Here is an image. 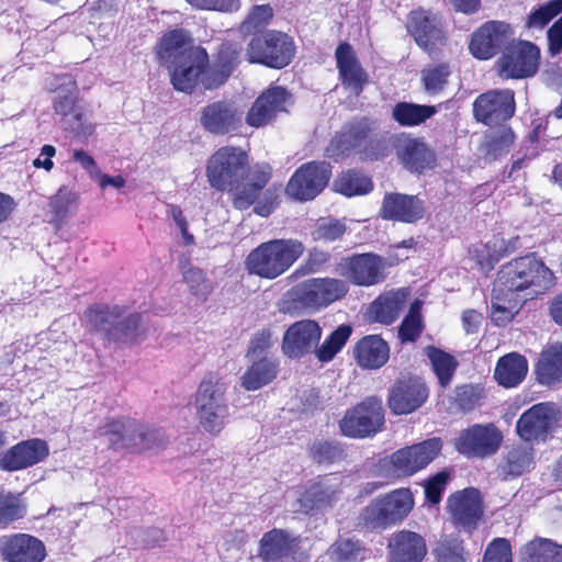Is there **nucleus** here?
<instances>
[{
    "instance_id": "f257e3e1",
    "label": "nucleus",
    "mask_w": 562,
    "mask_h": 562,
    "mask_svg": "<svg viewBox=\"0 0 562 562\" xmlns=\"http://www.w3.org/2000/svg\"><path fill=\"white\" fill-rule=\"evenodd\" d=\"M206 180L212 189L229 193L235 210L246 211L254 205V213L268 217L279 204L278 195L263 189L273 176L268 162L249 167V155L239 146L225 145L217 148L207 159Z\"/></svg>"
},
{
    "instance_id": "f03ea898",
    "label": "nucleus",
    "mask_w": 562,
    "mask_h": 562,
    "mask_svg": "<svg viewBox=\"0 0 562 562\" xmlns=\"http://www.w3.org/2000/svg\"><path fill=\"white\" fill-rule=\"evenodd\" d=\"M160 64L169 63L168 71L173 89L191 94L207 71L209 54L205 48L193 45L190 33L183 29L166 32L155 46Z\"/></svg>"
},
{
    "instance_id": "7ed1b4c3",
    "label": "nucleus",
    "mask_w": 562,
    "mask_h": 562,
    "mask_svg": "<svg viewBox=\"0 0 562 562\" xmlns=\"http://www.w3.org/2000/svg\"><path fill=\"white\" fill-rule=\"evenodd\" d=\"M326 156L335 161L357 156L363 162L382 161L392 153L390 139L378 133V124L368 116L345 123L330 138Z\"/></svg>"
},
{
    "instance_id": "20e7f679",
    "label": "nucleus",
    "mask_w": 562,
    "mask_h": 562,
    "mask_svg": "<svg viewBox=\"0 0 562 562\" xmlns=\"http://www.w3.org/2000/svg\"><path fill=\"white\" fill-rule=\"evenodd\" d=\"M552 283V271L535 254L509 260L497 273V286L525 301L543 294Z\"/></svg>"
},
{
    "instance_id": "39448f33",
    "label": "nucleus",
    "mask_w": 562,
    "mask_h": 562,
    "mask_svg": "<svg viewBox=\"0 0 562 562\" xmlns=\"http://www.w3.org/2000/svg\"><path fill=\"white\" fill-rule=\"evenodd\" d=\"M304 244L295 238H276L263 241L245 258L244 267L250 276L274 280L285 273L304 254Z\"/></svg>"
},
{
    "instance_id": "423d86ee",
    "label": "nucleus",
    "mask_w": 562,
    "mask_h": 562,
    "mask_svg": "<svg viewBox=\"0 0 562 562\" xmlns=\"http://www.w3.org/2000/svg\"><path fill=\"white\" fill-rule=\"evenodd\" d=\"M125 314V306L93 303L83 311L81 322L90 333H102L110 341L134 344L142 326V314Z\"/></svg>"
},
{
    "instance_id": "0eeeda50",
    "label": "nucleus",
    "mask_w": 562,
    "mask_h": 562,
    "mask_svg": "<svg viewBox=\"0 0 562 562\" xmlns=\"http://www.w3.org/2000/svg\"><path fill=\"white\" fill-rule=\"evenodd\" d=\"M415 506L409 487H400L372 499L359 515V526L367 531H382L402 524Z\"/></svg>"
},
{
    "instance_id": "6e6552de",
    "label": "nucleus",
    "mask_w": 562,
    "mask_h": 562,
    "mask_svg": "<svg viewBox=\"0 0 562 562\" xmlns=\"http://www.w3.org/2000/svg\"><path fill=\"white\" fill-rule=\"evenodd\" d=\"M227 385L214 372L206 373L200 382L194 404L200 427L211 436H218L226 426L228 404L225 398Z\"/></svg>"
},
{
    "instance_id": "1a4fd4ad",
    "label": "nucleus",
    "mask_w": 562,
    "mask_h": 562,
    "mask_svg": "<svg viewBox=\"0 0 562 562\" xmlns=\"http://www.w3.org/2000/svg\"><path fill=\"white\" fill-rule=\"evenodd\" d=\"M295 54L296 45L293 37L278 30H266L255 34L246 47V59L249 64L271 69L285 68L293 61Z\"/></svg>"
},
{
    "instance_id": "9d476101",
    "label": "nucleus",
    "mask_w": 562,
    "mask_h": 562,
    "mask_svg": "<svg viewBox=\"0 0 562 562\" xmlns=\"http://www.w3.org/2000/svg\"><path fill=\"white\" fill-rule=\"evenodd\" d=\"M349 292V284L337 278H311L295 285L291 293L293 302L303 310L322 311L342 300Z\"/></svg>"
},
{
    "instance_id": "9b49d317",
    "label": "nucleus",
    "mask_w": 562,
    "mask_h": 562,
    "mask_svg": "<svg viewBox=\"0 0 562 562\" xmlns=\"http://www.w3.org/2000/svg\"><path fill=\"white\" fill-rule=\"evenodd\" d=\"M393 265L379 254L369 251L340 258L338 269L347 283L369 288L383 283L387 268Z\"/></svg>"
},
{
    "instance_id": "f8f14e48",
    "label": "nucleus",
    "mask_w": 562,
    "mask_h": 562,
    "mask_svg": "<svg viewBox=\"0 0 562 562\" xmlns=\"http://www.w3.org/2000/svg\"><path fill=\"white\" fill-rule=\"evenodd\" d=\"M541 52L530 41H512L497 60L498 75L504 79H526L533 77L540 66Z\"/></svg>"
},
{
    "instance_id": "ddd939ff",
    "label": "nucleus",
    "mask_w": 562,
    "mask_h": 562,
    "mask_svg": "<svg viewBox=\"0 0 562 562\" xmlns=\"http://www.w3.org/2000/svg\"><path fill=\"white\" fill-rule=\"evenodd\" d=\"M384 424V408L378 396L366 397L348 409L339 422L346 437L366 438L379 432Z\"/></svg>"
},
{
    "instance_id": "4468645a",
    "label": "nucleus",
    "mask_w": 562,
    "mask_h": 562,
    "mask_svg": "<svg viewBox=\"0 0 562 562\" xmlns=\"http://www.w3.org/2000/svg\"><path fill=\"white\" fill-rule=\"evenodd\" d=\"M441 449V439L437 437L400 448L390 456V471L396 479L413 476L431 463Z\"/></svg>"
},
{
    "instance_id": "2eb2a0df",
    "label": "nucleus",
    "mask_w": 562,
    "mask_h": 562,
    "mask_svg": "<svg viewBox=\"0 0 562 562\" xmlns=\"http://www.w3.org/2000/svg\"><path fill=\"white\" fill-rule=\"evenodd\" d=\"M330 178L331 166L328 162L307 161L302 164L290 177L285 193L294 201H312L324 191Z\"/></svg>"
},
{
    "instance_id": "dca6fc26",
    "label": "nucleus",
    "mask_w": 562,
    "mask_h": 562,
    "mask_svg": "<svg viewBox=\"0 0 562 562\" xmlns=\"http://www.w3.org/2000/svg\"><path fill=\"white\" fill-rule=\"evenodd\" d=\"M405 26L417 46L429 56L447 43V33L441 18L431 10L420 7L412 10L407 14Z\"/></svg>"
},
{
    "instance_id": "f3484780",
    "label": "nucleus",
    "mask_w": 562,
    "mask_h": 562,
    "mask_svg": "<svg viewBox=\"0 0 562 562\" xmlns=\"http://www.w3.org/2000/svg\"><path fill=\"white\" fill-rule=\"evenodd\" d=\"M446 509L457 529L472 533L483 520L484 501L477 488L465 487L448 496Z\"/></svg>"
},
{
    "instance_id": "a211bd4d",
    "label": "nucleus",
    "mask_w": 562,
    "mask_h": 562,
    "mask_svg": "<svg viewBox=\"0 0 562 562\" xmlns=\"http://www.w3.org/2000/svg\"><path fill=\"white\" fill-rule=\"evenodd\" d=\"M428 396L429 389L423 378L401 374L389 390L387 405L394 415H407L422 407Z\"/></svg>"
},
{
    "instance_id": "6ab92c4d",
    "label": "nucleus",
    "mask_w": 562,
    "mask_h": 562,
    "mask_svg": "<svg viewBox=\"0 0 562 562\" xmlns=\"http://www.w3.org/2000/svg\"><path fill=\"white\" fill-rule=\"evenodd\" d=\"M515 112V92L508 88L483 92L473 102L474 119L488 126L509 121Z\"/></svg>"
},
{
    "instance_id": "aec40b11",
    "label": "nucleus",
    "mask_w": 562,
    "mask_h": 562,
    "mask_svg": "<svg viewBox=\"0 0 562 562\" xmlns=\"http://www.w3.org/2000/svg\"><path fill=\"white\" fill-rule=\"evenodd\" d=\"M503 434L494 424H474L459 434L454 447L468 458L491 457L499 449Z\"/></svg>"
},
{
    "instance_id": "412c9836",
    "label": "nucleus",
    "mask_w": 562,
    "mask_h": 562,
    "mask_svg": "<svg viewBox=\"0 0 562 562\" xmlns=\"http://www.w3.org/2000/svg\"><path fill=\"white\" fill-rule=\"evenodd\" d=\"M244 47L235 41L222 42L209 61L207 71L203 77V88L215 90L225 85L243 60Z\"/></svg>"
},
{
    "instance_id": "4be33fe9",
    "label": "nucleus",
    "mask_w": 562,
    "mask_h": 562,
    "mask_svg": "<svg viewBox=\"0 0 562 562\" xmlns=\"http://www.w3.org/2000/svg\"><path fill=\"white\" fill-rule=\"evenodd\" d=\"M291 98L286 88L269 86L254 101L246 113L245 121L248 126L260 128L272 124L278 115L286 111V103Z\"/></svg>"
},
{
    "instance_id": "5701e85b",
    "label": "nucleus",
    "mask_w": 562,
    "mask_h": 562,
    "mask_svg": "<svg viewBox=\"0 0 562 562\" xmlns=\"http://www.w3.org/2000/svg\"><path fill=\"white\" fill-rule=\"evenodd\" d=\"M322 337V327L315 319H301L291 324L283 334L281 350L290 359H302L315 353Z\"/></svg>"
},
{
    "instance_id": "b1692460",
    "label": "nucleus",
    "mask_w": 562,
    "mask_h": 562,
    "mask_svg": "<svg viewBox=\"0 0 562 562\" xmlns=\"http://www.w3.org/2000/svg\"><path fill=\"white\" fill-rule=\"evenodd\" d=\"M510 35L509 24L502 21H487L471 34L469 52L479 60H488L499 52L503 53Z\"/></svg>"
},
{
    "instance_id": "393cba45",
    "label": "nucleus",
    "mask_w": 562,
    "mask_h": 562,
    "mask_svg": "<svg viewBox=\"0 0 562 562\" xmlns=\"http://www.w3.org/2000/svg\"><path fill=\"white\" fill-rule=\"evenodd\" d=\"M426 203L417 194L387 192L380 207V216L385 221L416 224L426 216Z\"/></svg>"
},
{
    "instance_id": "a878e982",
    "label": "nucleus",
    "mask_w": 562,
    "mask_h": 562,
    "mask_svg": "<svg viewBox=\"0 0 562 562\" xmlns=\"http://www.w3.org/2000/svg\"><path fill=\"white\" fill-rule=\"evenodd\" d=\"M200 124L207 133L224 136L240 128L241 113L233 101H213L202 108Z\"/></svg>"
},
{
    "instance_id": "bb28decb",
    "label": "nucleus",
    "mask_w": 562,
    "mask_h": 562,
    "mask_svg": "<svg viewBox=\"0 0 562 562\" xmlns=\"http://www.w3.org/2000/svg\"><path fill=\"white\" fill-rule=\"evenodd\" d=\"M395 151L401 166L413 175H424L437 165L436 151L422 137L400 138Z\"/></svg>"
},
{
    "instance_id": "cd10ccee",
    "label": "nucleus",
    "mask_w": 562,
    "mask_h": 562,
    "mask_svg": "<svg viewBox=\"0 0 562 562\" xmlns=\"http://www.w3.org/2000/svg\"><path fill=\"white\" fill-rule=\"evenodd\" d=\"M0 554L5 562H43L47 552L41 539L19 532L0 539Z\"/></svg>"
},
{
    "instance_id": "c85d7f7f",
    "label": "nucleus",
    "mask_w": 562,
    "mask_h": 562,
    "mask_svg": "<svg viewBox=\"0 0 562 562\" xmlns=\"http://www.w3.org/2000/svg\"><path fill=\"white\" fill-rule=\"evenodd\" d=\"M300 543V536H292L285 529L273 528L262 535L257 555L262 562H284L289 559L295 561Z\"/></svg>"
},
{
    "instance_id": "c756f323",
    "label": "nucleus",
    "mask_w": 562,
    "mask_h": 562,
    "mask_svg": "<svg viewBox=\"0 0 562 562\" xmlns=\"http://www.w3.org/2000/svg\"><path fill=\"white\" fill-rule=\"evenodd\" d=\"M335 59L342 87L359 97L369 82V76L352 46L348 42H340L335 50Z\"/></svg>"
},
{
    "instance_id": "7c9ffc66",
    "label": "nucleus",
    "mask_w": 562,
    "mask_h": 562,
    "mask_svg": "<svg viewBox=\"0 0 562 562\" xmlns=\"http://www.w3.org/2000/svg\"><path fill=\"white\" fill-rule=\"evenodd\" d=\"M49 454V448L45 440L40 438L27 439L9 448L0 457V469L14 472L33 467Z\"/></svg>"
},
{
    "instance_id": "2f4dec72",
    "label": "nucleus",
    "mask_w": 562,
    "mask_h": 562,
    "mask_svg": "<svg viewBox=\"0 0 562 562\" xmlns=\"http://www.w3.org/2000/svg\"><path fill=\"white\" fill-rule=\"evenodd\" d=\"M386 549L390 562H423L428 552L425 538L409 529L393 532Z\"/></svg>"
},
{
    "instance_id": "473e14b6",
    "label": "nucleus",
    "mask_w": 562,
    "mask_h": 562,
    "mask_svg": "<svg viewBox=\"0 0 562 562\" xmlns=\"http://www.w3.org/2000/svg\"><path fill=\"white\" fill-rule=\"evenodd\" d=\"M79 103V90L76 81L71 80L66 86H61L57 90V94L53 101L54 113L66 122L68 116H71L68 125L69 130L77 135L92 133V127L83 123V109Z\"/></svg>"
},
{
    "instance_id": "72a5a7b5",
    "label": "nucleus",
    "mask_w": 562,
    "mask_h": 562,
    "mask_svg": "<svg viewBox=\"0 0 562 562\" xmlns=\"http://www.w3.org/2000/svg\"><path fill=\"white\" fill-rule=\"evenodd\" d=\"M137 419L130 416L106 417L98 427L99 437L108 439V448L134 454Z\"/></svg>"
},
{
    "instance_id": "f704fd0d",
    "label": "nucleus",
    "mask_w": 562,
    "mask_h": 562,
    "mask_svg": "<svg viewBox=\"0 0 562 562\" xmlns=\"http://www.w3.org/2000/svg\"><path fill=\"white\" fill-rule=\"evenodd\" d=\"M352 358L361 369H381L390 359V345L381 335H366L353 345Z\"/></svg>"
},
{
    "instance_id": "c9c22d12",
    "label": "nucleus",
    "mask_w": 562,
    "mask_h": 562,
    "mask_svg": "<svg viewBox=\"0 0 562 562\" xmlns=\"http://www.w3.org/2000/svg\"><path fill=\"white\" fill-rule=\"evenodd\" d=\"M551 426V416L546 404L540 403L524 412L516 423V431L524 441L546 438Z\"/></svg>"
},
{
    "instance_id": "e433bc0d",
    "label": "nucleus",
    "mask_w": 562,
    "mask_h": 562,
    "mask_svg": "<svg viewBox=\"0 0 562 562\" xmlns=\"http://www.w3.org/2000/svg\"><path fill=\"white\" fill-rule=\"evenodd\" d=\"M538 383L552 386L562 382V341L548 344L535 364Z\"/></svg>"
},
{
    "instance_id": "4c0bfd02",
    "label": "nucleus",
    "mask_w": 562,
    "mask_h": 562,
    "mask_svg": "<svg viewBox=\"0 0 562 562\" xmlns=\"http://www.w3.org/2000/svg\"><path fill=\"white\" fill-rule=\"evenodd\" d=\"M528 373V361L525 356L518 352H508L502 356L494 369L495 381L506 387L519 385Z\"/></svg>"
},
{
    "instance_id": "58836bf2",
    "label": "nucleus",
    "mask_w": 562,
    "mask_h": 562,
    "mask_svg": "<svg viewBox=\"0 0 562 562\" xmlns=\"http://www.w3.org/2000/svg\"><path fill=\"white\" fill-rule=\"evenodd\" d=\"M279 372L277 359L262 356L251 359V363L241 376V385L247 391H256L271 383Z\"/></svg>"
},
{
    "instance_id": "ea45409f",
    "label": "nucleus",
    "mask_w": 562,
    "mask_h": 562,
    "mask_svg": "<svg viewBox=\"0 0 562 562\" xmlns=\"http://www.w3.org/2000/svg\"><path fill=\"white\" fill-rule=\"evenodd\" d=\"M406 294L402 291H390L379 295L370 305L373 321L383 325L393 324L403 311Z\"/></svg>"
},
{
    "instance_id": "a19ab883",
    "label": "nucleus",
    "mask_w": 562,
    "mask_h": 562,
    "mask_svg": "<svg viewBox=\"0 0 562 562\" xmlns=\"http://www.w3.org/2000/svg\"><path fill=\"white\" fill-rule=\"evenodd\" d=\"M525 300L506 293L503 289L494 288L491 304V319L494 325L505 327L518 314Z\"/></svg>"
},
{
    "instance_id": "79ce46f5",
    "label": "nucleus",
    "mask_w": 562,
    "mask_h": 562,
    "mask_svg": "<svg viewBox=\"0 0 562 562\" xmlns=\"http://www.w3.org/2000/svg\"><path fill=\"white\" fill-rule=\"evenodd\" d=\"M437 112L436 105L400 101L393 105L391 116L402 127H414L426 123Z\"/></svg>"
},
{
    "instance_id": "37998d69",
    "label": "nucleus",
    "mask_w": 562,
    "mask_h": 562,
    "mask_svg": "<svg viewBox=\"0 0 562 562\" xmlns=\"http://www.w3.org/2000/svg\"><path fill=\"white\" fill-rule=\"evenodd\" d=\"M424 353L428 358L431 370L438 380L440 387H448L459 367L457 358L434 345L424 348Z\"/></svg>"
},
{
    "instance_id": "c03bdc74",
    "label": "nucleus",
    "mask_w": 562,
    "mask_h": 562,
    "mask_svg": "<svg viewBox=\"0 0 562 562\" xmlns=\"http://www.w3.org/2000/svg\"><path fill=\"white\" fill-rule=\"evenodd\" d=\"M519 562H562V544L536 537L520 549Z\"/></svg>"
},
{
    "instance_id": "a18cd8bd",
    "label": "nucleus",
    "mask_w": 562,
    "mask_h": 562,
    "mask_svg": "<svg viewBox=\"0 0 562 562\" xmlns=\"http://www.w3.org/2000/svg\"><path fill=\"white\" fill-rule=\"evenodd\" d=\"M334 187L336 192L351 198L370 193L373 190V181L360 169H348L337 176Z\"/></svg>"
},
{
    "instance_id": "49530a36",
    "label": "nucleus",
    "mask_w": 562,
    "mask_h": 562,
    "mask_svg": "<svg viewBox=\"0 0 562 562\" xmlns=\"http://www.w3.org/2000/svg\"><path fill=\"white\" fill-rule=\"evenodd\" d=\"M330 562H363L368 555L364 543L355 538H338L327 549Z\"/></svg>"
},
{
    "instance_id": "de8ad7c7",
    "label": "nucleus",
    "mask_w": 562,
    "mask_h": 562,
    "mask_svg": "<svg viewBox=\"0 0 562 562\" xmlns=\"http://www.w3.org/2000/svg\"><path fill=\"white\" fill-rule=\"evenodd\" d=\"M535 465V449L527 446L513 447L505 456L502 472L505 479H515L529 472Z\"/></svg>"
},
{
    "instance_id": "09e8293b",
    "label": "nucleus",
    "mask_w": 562,
    "mask_h": 562,
    "mask_svg": "<svg viewBox=\"0 0 562 562\" xmlns=\"http://www.w3.org/2000/svg\"><path fill=\"white\" fill-rule=\"evenodd\" d=\"M134 454H140L151 450L164 449L168 443V437L161 427L144 424L137 420Z\"/></svg>"
},
{
    "instance_id": "8fccbe9b",
    "label": "nucleus",
    "mask_w": 562,
    "mask_h": 562,
    "mask_svg": "<svg viewBox=\"0 0 562 562\" xmlns=\"http://www.w3.org/2000/svg\"><path fill=\"white\" fill-rule=\"evenodd\" d=\"M352 334V327L349 324L339 325L331 331L325 340L316 348L315 356L322 363L331 361L336 355L345 347Z\"/></svg>"
},
{
    "instance_id": "3c124183",
    "label": "nucleus",
    "mask_w": 562,
    "mask_h": 562,
    "mask_svg": "<svg viewBox=\"0 0 562 562\" xmlns=\"http://www.w3.org/2000/svg\"><path fill=\"white\" fill-rule=\"evenodd\" d=\"M308 454L319 465H329L346 459L342 445L335 440H315L308 448Z\"/></svg>"
},
{
    "instance_id": "603ef678",
    "label": "nucleus",
    "mask_w": 562,
    "mask_h": 562,
    "mask_svg": "<svg viewBox=\"0 0 562 562\" xmlns=\"http://www.w3.org/2000/svg\"><path fill=\"white\" fill-rule=\"evenodd\" d=\"M80 195L67 186H61L49 200L50 213L55 221H65L79 205Z\"/></svg>"
},
{
    "instance_id": "864d4df0",
    "label": "nucleus",
    "mask_w": 562,
    "mask_h": 562,
    "mask_svg": "<svg viewBox=\"0 0 562 562\" xmlns=\"http://www.w3.org/2000/svg\"><path fill=\"white\" fill-rule=\"evenodd\" d=\"M450 75L451 67L447 61L427 66L422 70L424 90L430 95L440 93L448 85Z\"/></svg>"
},
{
    "instance_id": "5fc2aeb1",
    "label": "nucleus",
    "mask_w": 562,
    "mask_h": 562,
    "mask_svg": "<svg viewBox=\"0 0 562 562\" xmlns=\"http://www.w3.org/2000/svg\"><path fill=\"white\" fill-rule=\"evenodd\" d=\"M425 328L420 313V303L411 304L408 313L398 326L397 336L402 344L416 342Z\"/></svg>"
},
{
    "instance_id": "6e6d98bb",
    "label": "nucleus",
    "mask_w": 562,
    "mask_h": 562,
    "mask_svg": "<svg viewBox=\"0 0 562 562\" xmlns=\"http://www.w3.org/2000/svg\"><path fill=\"white\" fill-rule=\"evenodd\" d=\"M486 397L485 389L481 384H461L454 390V405L463 412L469 413L480 407Z\"/></svg>"
},
{
    "instance_id": "4d7b16f0",
    "label": "nucleus",
    "mask_w": 562,
    "mask_h": 562,
    "mask_svg": "<svg viewBox=\"0 0 562 562\" xmlns=\"http://www.w3.org/2000/svg\"><path fill=\"white\" fill-rule=\"evenodd\" d=\"M561 13L562 0H549L530 11L525 19L524 27L527 30H543Z\"/></svg>"
},
{
    "instance_id": "13d9d810",
    "label": "nucleus",
    "mask_w": 562,
    "mask_h": 562,
    "mask_svg": "<svg viewBox=\"0 0 562 562\" xmlns=\"http://www.w3.org/2000/svg\"><path fill=\"white\" fill-rule=\"evenodd\" d=\"M273 19V9L270 4L254 5L245 20L239 25V31L245 35H255L266 31Z\"/></svg>"
},
{
    "instance_id": "bf43d9fd",
    "label": "nucleus",
    "mask_w": 562,
    "mask_h": 562,
    "mask_svg": "<svg viewBox=\"0 0 562 562\" xmlns=\"http://www.w3.org/2000/svg\"><path fill=\"white\" fill-rule=\"evenodd\" d=\"M499 125L497 130L486 133L484 143L486 154L495 158L508 153L515 142L513 130L504 123Z\"/></svg>"
},
{
    "instance_id": "052dcab7",
    "label": "nucleus",
    "mask_w": 562,
    "mask_h": 562,
    "mask_svg": "<svg viewBox=\"0 0 562 562\" xmlns=\"http://www.w3.org/2000/svg\"><path fill=\"white\" fill-rule=\"evenodd\" d=\"M434 551L438 562H465L469 555L463 540L454 535L442 538Z\"/></svg>"
},
{
    "instance_id": "680f3d73",
    "label": "nucleus",
    "mask_w": 562,
    "mask_h": 562,
    "mask_svg": "<svg viewBox=\"0 0 562 562\" xmlns=\"http://www.w3.org/2000/svg\"><path fill=\"white\" fill-rule=\"evenodd\" d=\"M25 508L20 497L12 492L0 490V528L23 518Z\"/></svg>"
},
{
    "instance_id": "e2e57ef3",
    "label": "nucleus",
    "mask_w": 562,
    "mask_h": 562,
    "mask_svg": "<svg viewBox=\"0 0 562 562\" xmlns=\"http://www.w3.org/2000/svg\"><path fill=\"white\" fill-rule=\"evenodd\" d=\"M519 243V237L516 236L512 240H509L510 248L506 247L501 251L492 249L490 243L484 244L481 248H476L474 251V258L476 263L482 270H492L494 266L499 261V259L509 252H513L517 248V244Z\"/></svg>"
},
{
    "instance_id": "0e129e2a",
    "label": "nucleus",
    "mask_w": 562,
    "mask_h": 562,
    "mask_svg": "<svg viewBox=\"0 0 562 562\" xmlns=\"http://www.w3.org/2000/svg\"><path fill=\"white\" fill-rule=\"evenodd\" d=\"M450 479L451 470L443 469L425 481V501L427 504L435 506L441 502Z\"/></svg>"
},
{
    "instance_id": "69168bd1",
    "label": "nucleus",
    "mask_w": 562,
    "mask_h": 562,
    "mask_svg": "<svg viewBox=\"0 0 562 562\" xmlns=\"http://www.w3.org/2000/svg\"><path fill=\"white\" fill-rule=\"evenodd\" d=\"M347 231L346 224L336 218L319 221L313 232V239L331 243L341 239Z\"/></svg>"
},
{
    "instance_id": "338daca9",
    "label": "nucleus",
    "mask_w": 562,
    "mask_h": 562,
    "mask_svg": "<svg viewBox=\"0 0 562 562\" xmlns=\"http://www.w3.org/2000/svg\"><path fill=\"white\" fill-rule=\"evenodd\" d=\"M183 280L189 285L190 292L196 297L206 300L212 292V285L200 268L190 267L183 271Z\"/></svg>"
},
{
    "instance_id": "774afa93",
    "label": "nucleus",
    "mask_w": 562,
    "mask_h": 562,
    "mask_svg": "<svg viewBox=\"0 0 562 562\" xmlns=\"http://www.w3.org/2000/svg\"><path fill=\"white\" fill-rule=\"evenodd\" d=\"M482 562H513L512 544L506 538H494L485 548Z\"/></svg>"
}]
</instances>
